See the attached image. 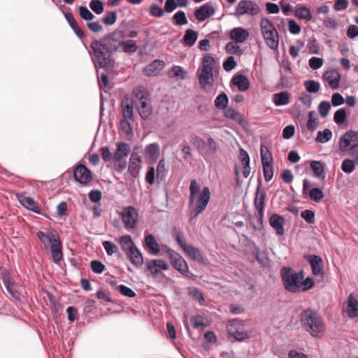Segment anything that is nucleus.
<instances>
[{"mask_svg":"<svg viewBox=\"0 0 358 358\" xmlns=\"http://www.w3.org/2000/svg\"><path fill=\"white\" fill-rule=\"evenodd\" d=\"M300 321L303 329L314 338L321 337L325 331L324 320L315 310H303L300 315Z\"/></svg>","mask_w":358,"mask_h":358,"instance_id":"f257e3e1","label":"nucleus"},{"mask_svg":"<svg viewBox=\"0 0 358 358\" xmlns=\"http://www.w3.org/2000/svg\"><path fill=\"white\" fill-rule=\"evenodd\" d=\"M90 48L93 52L92 59L96 67L105 68L110 64L113 53L102 38L93 40Z\"/></svg>","mask_w":358,"mask_h":358,"instance_id":"f03ea898","label":"nucleus"},{"mask_svg":"<svg viewBox=\"0 0 358 358\" xmlns=\"http://www.w3.org/2000/svg\"><path fill=\"white\" fill-rule=\"evenodd\" d=\"M280 277L285 289L291 293L301 290V280H303V271L295 272L292 268L283 266L280 269Z\"/></svg>","mask_w":358,"mask_h":358,"instance_id":"7ed1b4c3","label":"nucleus"},{"mask_svg":"<svg viewBox=\"0 0 358 358\" xmlns=\"http://www.w3.org/2000/svg\"><path fill=\"white\" fill-rule=\"evenodd\" d=\"M36 236L40 241L45 245L47 248V243L50 244V251L52 257V261L58 264L62 259V245L60 238L58 235L54 234L51 231L45 233L39 231L36 234Z\"/></svg>","mask_w":358,"mask_h":358,"instance_id":"20e7f679","label":"nucleus"},{"mask_svg":"<svg viewBox=\"0 0 358 358\" xmlns=\"http://www.w3.org/2000/svg\"><path fill=\"white\" fill-rule=\"evenodd\" d=\"M134 96L138 101V110L141 117L147 120L152 114V106L149 103V93L142 86L136 87L133 91Z\"/></svg>","mask_w":358,"mask_h":358,"instance_id":"39448f33","label":"nucleus"},{"mask_svg":"<svg viewBox=\"0 0 358 358\" xmlns=\"http://www.w3.org/2000/svg\"><path fill=\"white\" fill-rule=\"evenodd\" d=\"M210 199V192L208 187H203L200 193L195 196L194 208L190 212V219L196 218L206 208Z\"/></svg>","mask_w":358,"mask_h":358,"instance_id":"423d86ee","label":"nucleus"},{"mask_svg":"<svg viewBox=\"0 0 358 358\" xmlns=\"http://www.w3.org/2000/svg\"><path fill=\"white\" fill-rule=\"evenodd\" d=\"M122 217L124 228L129 231L136 227L138 222V213L132 206L124 207L119 213Z\"/></svg>","mask_w":358,"mask_h":358,"instance_id":"0eeeda50","label":"nucleus"},{"mask_svg":"<svg viewBox=\"0 0 358 358\" xmlns=\"http://www.w3.org/2000/svg\"><path fill=\"white\" fill-rule=\"evenodd\" d=\"M112 53L116 52L122 46L124 34L122 30L115 29L101 38Z\"/></svg>","mask_w":358,"mask_h":358,"instance_id":"6e6552de","label":"nucleus"},{"mask_svg":"<svg viewBox=\"0 0 358 358\" xmlns=\"http://www.w3.org/2000/svg\"><path fill=\"white\" fill-rule=\"evenodd\" d=\"M227 328L229 335L238 341L249 338L248 333L244 330L243 324L239 320L229 321Z\"/></svg>","mask_w":358,"mask_h":358,"instance_id":"1a4fd4ad","label":"nucleus"},{"mask_svg":"<svg viewBox=\"0 0 358 358\" xmlns=\"http://www.w3.org/2000/svg\"><path fill=\"white\" fill-rule=\"evenodd\" d=\"M260 12L259 5L252 1L241 0L240 1L236 8L235 13L236 17H241L244 15H256Z\"/></svg>","mask_w":358,"mask_h":358,"instance_id":"9d476101","label":"nucleus"},{"mask_svg":"<svg viewBox=\"0 0 358 358\" xmlns=\"http://www.w3.org/2000/svg\"><path fill=\"white\" fill-rule=\"evenodd\" d=\"M338 145L341 152H346L351 147L358 145V132L354 130L346 131L340 137Z\"/></svg>","mask_w":358,"mask_h":358,"instance_id":"9b49d317","label":"nucleus"},{"mask_svg":"<svg viewBox=\"0 0 358 358\" xmlns=\"http://www.w3.org/2000/svg\"><path fill=\"white\" fill-rule=\"evenodd\" d=\"M255 194L256 197L255 199V206L257 211V219L258 222L260 224H262L266 193L264 190L262 189V182L260 180H259Z\"/></svg>","mask_w":358,"mask_h":358,"instance_id":"f8f14e48","label":"nucleus"},{"mask_svg":"<svg viewBox=\"0 0 358 358\" xmlns=\"http://www.w3.org/2000/svg\"><path fill=\"white\" fill-rule=\"evenodd\" d=\"M75 180L83 185L87 184L92 179V176L90 170H89L85 165H78L73 173Z\"/></svg>","mask_w":358,"mask_h":358,"instance_id":"ddd939ff","label":"nucleus"},{"mask_svg":"<svg viewBox=\"0 0 358 358\" xmlns=\"http://www.w3.org/2000/svg\"><path fill=\"white\" fill-rule=\"evenodd\" d=\"M145 266L153 276L157 275L162 270L166 271L169 268V264L161 259H148L145 262Z\"/></svg>","mask_w":358,"mask_h":358,"instance_id":"4468645a","label":"nucleus"},{"mask_svg":"<svg viewBox=\"0 0 358 358\" xmlns=\"http://www.w3.org/2000/svg\"><path fill=\"white\" fill-rule=\"evenodd\" d=\"M215 8L209 2L206 3L194 10V15L199 22H203L215 14Z\"/></svg>","mask_w":358,"mask_h":358,"instance_id":"2eb2a0df","label":"nucleus"},{"mask_svg":"<svg viewBox=\"0 0 358 358\" xmlns=\"http://www.w3.org/2000/svg\"><path fill=\"white\" fill-rule=\"evenodd\" d=\"M322 78L328 83L329 86L334 90H337L339 87V82L341 80V75L336 70L326 71Z\"/></svg>","mask_w":358,"mask_h":358,"instance_id":"dca6fc26","label":"nucleus"},{"mask_svg":"<svg viewBox=\"0 0 358 358\" xmlns=\"http://www.w3.org/2000/svg\"><path fill=\"white\" fill-rule=\"evenodd\" d=\"M169 259L173 266L181 274H186L189 272L186 261L178 252L172 254Z\"/></svg>","mask_w":358,"mask_h":358,"instance_id":"f3484780","label":"nucleus"},{"mask_svg":"<svg viewBox=\"0 0 358 358\" xmlns=\"http://www.w3.org/2000/svg\"><path fill=\"white\" fill-rule=\"evenodd\" d=\"M345 310L349 318L358 317V300L354 297L353 294L348 296Z\"/></svg>","mask_w":358,"mask_h":358,"instance_id":"a211bd4d","label":"nucleus"},{"mask_svg":"<svg viewBox=\"0 0 358 358\" xmlns=\"http://www.w3.org/2000/svg\"><path fill=\"white\" fill-rule=\"evenodd\" d=\"M307 259L310 264L313 274L314 275H320L322 278L324 275V271L322 266V258L320 256L312 255L308 256Z\"/></svg>","mask_w":358,"mask_h":358,"instance_id":"6ab92c4d","label":"nucleus"},{"mask_svg":"<svg viewBox=\"0 0 358 358\" xmlns=\"http://www.w3.org/2000/svg\"><path fill=\"white\" fill-rule=\"evenodd\" d=\"M230 38L236 43H243L250 36L249 31L243 27H238L233 28L230 31Z\"/></svg>","mask_w":358,"mask_h":358,"instance_id":"aec40b11","label":"nucleus"},{"mask_svg":"<svg viewBox=\"0 0 358 358\" xmlns=\"http://www.w3.org/2000/svg\"><path fill=\"white\" fill-rule=\"evenodd\" d=\"M284 217L278 214H273L269 219V223L271 227H273L278 235L282 236L285 233L284 224H285Z\"/></svg>","mask_w":358,"mask_h":358,"instance_id":"412c9836","label":"nucleus"},{"mask_svg":"<svg viewBox=\"0 0 358 358\" xmlns=\"http://www.w3.org/2000/svg\"><path fill=\"white\" fill-rule=\"evenodd\" d=\"M143 246L149 249V253L152 255H157L160 252V245L155 240L152 234H146L144 238Z\"/></svg>","mask_w":358,"mask_h":358,"instance_id":"4be33fe9","label":"nucleus"},{"mask_svg":"<svg viewBox=\"0 0 358 358\" xmlns=\"http://www.w3.org/2000/svg\"><path fill=\"white\" fill-rule=\"evenodd\" d=\"M17 198L20 204L27 210L34 213H40V209L36 202L33 199L22 194H17Z\"/></svg>","mask_w":358,"mask_h":358,"instance_id":"5701e85b","label":"nucleus"},{"mask_svg":"<svg viewBox=\"0 0 358 358\" xmlns=\"http://www.w3.org/2000/svg\"><path fill=\"white\" fill-rule=\"evenodd\" d=\"M263 37L266 45L269 48L273 50L278 49L279 44V35L276 29L267 34H264Z\"/></svg>","mask_w":358,"mask_h":358,"instance_id":"b1692460","label":"nucleus"},{"mask_svg":"<svg viewBox=\"0 0 358 358\" xmlns=\"http://www.w3.org/2000/svg\"><path fill=\"white\" fill-rule=\"evenodd\" d=\"M294 15L301 20L309 22L312 20L313 15L309 8L306 6L298 4L294 10Z\"/></svg>","mask_w":358,"mask_h":358,"instance_id":"393cba45","label":"nucleus"},{"mask_svg":"<svg viewBox=\"0 0 358 358\" xmlns=\"http://www.w3.org/2000/svg\"><path fill=\"white\" fill-rule=\"evenodd\" d=\"M223 110H224V116L227 118L231 119V120L236 122L241 126H243L244 124H247V122L245 120L244 117L238 110H236L232 108H227V107L226 108V109H224Z\"/></svg>","mask_w":358,"mask_h":358,"instance_id":"a878e982","label":"nucleus"},{"mask_svg":"<svg viewBox=\"0 0 358 358\" xmlns=\"http://www.w3.org/2000/svg\"><path fill=\"white\" fill-rule=\"evenodd\" d=\"M164 62L162 60L155 59L145 68V74L147 76H155L164 68Z\"/></svg>","mask_w":358,"mask_h":358,"instance_id":"bb28decb","label":"nucleus"},{"mask_svg":"<svg viewBox=\"0 0 358 358\" xmlns=\"http://www.w3.org/2000/svg\"><path fill=\"white\" fill-rule=\"evenodd\" d=\"M130 152L129 145L126 143H119L116 151L113 154V159L120 162L128 156Z\"/></svg>","mask_w":358,"mask_h":358,"instance_id":"cd10ccee","label":"nucleus"},{"mask_svg":"<svg viewBox=\"0 0 358 358\" xmlns=\"http://www.w3.org/2000/svg\"><path fill=\"white\" fill-rule=\"evenodd\" d=\"M159 145L157 143H150L145 146V157L150 159L152 162H155L159 156Z\"/></svg>","mask_w":358,"mask_h":358,"instance_id":"c85d7f7f","label":"nucleus"},{"mask_svg":"<svg viewBox=\"0 0 358 358\" xmlns=\"http://www.w3.org/2000/svg\"><path fill=\"white\" fill-rule=\"evenodd\" d=\"M231 84L238 87L241 92L246 91L250 86L248 78L242 74L234 76L231 81Z\"/></svg>","mask_w":358,"mask_h":358,"instance_id":"c756f323","label":"nucleus"},{"mask_svg":"<svg viewBox=\"0 0 358 358\" xmlns=\"http://www.w3.org/2000/svg\"><path fill=\"white\" fill-rule=\"evenodd\" d=\"M121 113L124 117L123 119L134 120V106L131 102L129 100H123L121 103Z\"/></svg>","mask_w":358,"mask_h":358,"instance_id":"7c9ffc66","label":"nucleus"},{"mask_svg":"<svg viewBox=\"0 0 358 358\" xmlns=\"http://www.w3.org/2000/svg\"><path fill=\"white\" fill-rule=\"evenodd\" d=\"M127 255H128L131 264L136 267H140L143 264V255L137 247L131 249V250L127 253Z\"/></svg>","mask_w":358,"mask_h":358,"instance_id":"2f4dec72","label":"nucleus"},{"mask_svg":"<svg viewBox=\"0 0 358 358\" xmlns=\"http://www.w3.org/2000/svg\"><path fill=\"white\" fill-rule=\"evenodd\" d=\"M119 243L121 246V249L127 254L129 251L131 250V249L136 247L135 244L134 243L132 238L131 236L129 235H124L120 237L119 238Z\"/></svg>","mask_w":358,"mask_h":358,"instance_id":"473e14b6","label":"nucleus"},{"mask_svg":"<svg viewBox=\"0 0 358 358\" xmlns=\"http://www.w3.org/2000/svg\"><path fill=\"white\" fill-rule=\"evenodd\" d=\"M197 38L198 34L196 31L191 29H187L182 38V41L185 45L192 47L195 43Z\"/></svg>","mask_w":358,"mask_h":358,"instance_id":"72a5a7b5","label":"nucleus"},{"mask_svg":"<svg viewBox=\"0 0 358 358\" xmlns=\"http://www.w3.org/2000/svg\"><path fill=\"white\" fill-rule=\"evenodd\" d=\"M273 102L275 106H285L289 103V92L283 91L273 95Z\"/></svg>","mask_w":358,"mask_h":358,"instance_id":"f704fd0d","label":"nucleus"},{"mask_svg":"<svg viewBox=\"0 0 358 358\" xmlns=\"http://www.w3.org/2000/svg\"><path fill=\"white\" fill-rule=\"evenodd\" d=\"M198 76L201 87L204 88L209 83V80L213 76V73L211 71L207 70L206 68H201Z\"/></svg>","mask_w":358,"mask_h":358,"instance_id":"c9c22d12","label":"nucleus"},{"mask_svg":"<svg viewBox=\"0 0 358 358\" xmlns=\"http://www.w3.org/2000/svg\"><path fill=\"white\" fill-rule=\"evenodd\" d=\"M183 251L192 260H200L203 257L199 250L192 245H188Z\"/></svg>","mask_w":358,"mask_h":358,"instance_id":"e433bc0d","label":"nucleus"},{"mask_svg":"<svg viewBox=\"0 0 358 358\" xmlns=\"http://www.w3.org/2000/svg\"><path fill=\"white\" fill-rule=\"evenodd\" d=\"M310 168L313 170L315 176L317 178H325L324 173V166L320 161H312L310 162Z\"/></svg>","mask_w":358,"mask_h":358,"instance_id":"4c0bfd02","label":"nucleus"},{"mask_svg":"<svg viewBox=\"0 0 358 358\" xmlns=\"http://www.w3.org/2000/svg\"><path fill=\"white\" fill-rule=\"evenodd\" d=\"M200 186L196 180H192L189 186V206L194 202L195 196L200 193Z\"/></svg>","mask_w":358,"mask_h":358,"instance_id":"58836bf2","label":"nucleus"},{"mask_svg":"<svg viewBox=\"0 0 358 358\" xmlns=\"http://www.w3.org/2000/svg\"><path fill=\"white\" fill-rule=\"evenodd\" d=\"M358 166V162L350 159H345L341 164L342 171L348 174L352 173Z\"/></svg>","mask_w":358,"mask_h":358,"instance_id":"ea45409f","label":"nucleus"},{"mask_svg":"<svg viewBox=\"0 0 358 358\" xmlns=\"http://www.w3.org/2000/svg\"><path fill=\"white\" fill-rule=\"evenodd\" d=\"M131 120L122 119L120 121V128L123 134L128 138H131L134 135L131 125L129 122Z\"/></svg>","mask_w":358,"mask_h":358,"instance_id":"a19ab883","label":"nucleus"},{"mask_svg":"<svg viewBox=\"0 0 358 358\" xmlns=\"http://www.w3.org/2000/svg\"><path fill=\"white\" fill-rule=\"evenodd\" d=\"M229 103V98L225 93L219 94L215 100V106L220 110L226 109Z\"/></svg>","mask_w":358,"mask_h":358,"instance_id":"79ce46f5","label":"nucleus"},{"mask_svg":"<svg viewBox=\"0 0 358 358\" xmlns=\"http://www.w3.org/2000/svg\"><path fill=\"white\" fill-rule=\"evenodd\" d=\"M173 23L176 26H182L188 23L185 13L182 10L177 11L173 16Z\"/></svg>","mask_w":358,"mask_h":358,"instance_id":"37998d69","label":"nucleus"},{"mask_svg":"<svg viewBox=\"0 0 358 358\" xmlns=\"http://www.w3.org/2000/svg\"><path fill=\"white\" fill-rule=\"evenodd\" d=\"M157 180L162 181L165 179L167 174L166 162L164 159L159 160L157 166Z\"/></svg>","mask_w":358,"mask_h":358,"instance_id":"c03bdc74","label":"nucleus"},{"mask_svg":"<svg viewBox=\"0 0 358 358\" xmlns=\"http://www.w3.org/2000/svg\"><path fill=\"white\" fill-rule=\"evenodd\" d=\"M332 137V132L329 129H325L323 131L317 132L315 141L318 143H325L331 140Z\"/></svg>","mask_w":358,"mask_h":358,"instance_id":"a18cd8bd","label":"nucleus"},{"mask_svg":"<svg viewBox=\"0 0 358 358\" xmlns=\"http://www.w3.org/2000/svg\"><path fill=\"white\" fill-rule=\"evenodd\" d=\"M173 236L175 238L178 244L180 246V248L182 250L187 248L188 245L186 243L183 236V234L179 228L176 227L173 228Z\"/></svg>","mask_w":358,"mask_h":358,"instance_id":"49530a36","label":"nucleus"},{"mask_svg":"<svg viewBox=\"0 0 358 358\" xmlns=\"http://www.w3.org/2000/svg\"><path fill=\"white\" fill-rule=\"evenodd\" d=\"M260 28L262 35L276 29L273 24L266 17H264L261 20Z\"/></svg>","mask_w":358,"mask_h":358,"instance_id":"de8ad7c7","label":"nucleus"},{"mask_svg":"<svg viewBox=\"0 0 358 358\" xmlns=\"http://www.w3.org/2000/svg\"><path fill=\"white\" fill-rule=\"evenodd\" d=\"M121 47H122L123 51L125 53H130V54L134 53L138 49L136 43L134 40H127L125 41L124 40H122V44Z\"/></svg>","mask_w":358,"mask_h":358,"instance_id":"09e8293b","label":"nucleus"},{"mask_svg":"<svg viewBox=\"0 0 358 358\" xmlns=\"http://www.w3.org/2000/svg\"><path fill=\"white\" fill-rule=\"evenodd\" d=\"M306 90L309 93H316L320 89V84L319 82L314 80H308L304 82Z\"/></svg>","mask_w":358,"mask_h":358,"instance_id":"8fccbe9b","label":"nucleus"},{"mask_svg":"<svg viewBox=\"0 0 358 358\" xmlns=\"http://www.w3.org/2000/svg\"><path fill=\"white\" fill-rule=\"evenodd\" d=\"M189 141L193 144L199 151L203 150L206 147V142L199 136L195 134L191 135L189 137Z\"/></svg>","mask_w":358,"mask_h":358,"instance_id":"3c124183","label":"nucleus"},{"mask_svg":"<svg viewBox=\"0 0 358 358\" xmlns=\"http://www.w3.org/2000/svg\"><path fill=\"white\" fill-rule=\"evenodd\" d=\"M260 155L262 164L272 163L273 158L271 153L267 147L262 145Z\"/></svg>","mask_w":358,"mask_h":358,"instance_id":"603ef678","label":"nucleus"},{"mask_svg":"<svg viewBox=\"0 0 358 358\" xmlns=\"http://www.w3.org/2000/svg\"><path fill=\"white\" fill-rule=\"evenodd\" d=\"M317 126V120L316 117L315 113L314 111H310L308 113V120L306 124V127L308 130L313 131L315 130Z\"/></svg>","mask_w":358,"mask_h":358,"instance_id":"864d4df0","label":"nucleus"},{"mask_svg":"<svg viewBox=\"0 0 358 358\" xmlns=\"http://www.w3.org/2000/svg\"><path fill=\"white\" fill-rule=\"evenodd\" d=\"M309 197L312 201L320 202L324 197V193L322 189L317 187H314L309 191Z\"/></svg>","mask_w":358,"mask_h":358,"instance_id":"5fc2aeb1","label":"nucleus"},{"mask_svg":"<svg viewBox=\"0 0 358 358\" xmlns=\"http://www.w3.org/2000/svg\"><path fill=\"white\" fill-rule=\"evenodd\" d=\"M102 245L108 255L111 256L118 251L117 246L112 241H105Z\"/></svg>","mask_w":358,"mask_h":358,"instance_id":"6e6d98bb","label":"nucleus"},{"mask_svg":"<svg viewBox=\"0 0 358 358\" xmlns=\"http://www.w3.org/2000/svg\"><path fill=\"white\" fill-rule=\"evenodd\" d=\"M189 294L192 296L196 301H197L199 304L202 305L205 302L204 297L202 293L199 290V289L196 287H192L189 289Z\"/></svg>","mask_w":358,"mask_h":358,"instance_id":"4d7b16f0","label":"nucleus"},{"mask_svg":"<svg viewBox=\"0 0 358 358\" xmlns=\"http://www.w3.org/2000/svg\"><path fill=\"white\" fill-rule=\"evenodd\" d=\"M117 20V14L115 11L107 12L102 19V22L106 25L111 26L114 24Z\"/></svg>","mask_w":358,"mask_h":358,"instance_id":"13d9d810","label":"nucleus"},{"mask_svg":"<svg viewBox=\"0 0 358 358\" xmlns=\"http://www.w3.org/2000/svg\"><path fill=\"white\" fill-rule=\"evenodd\" d=\"M78 11L80 17L85 20H92L94 18L93 13L85 6H80Z\"/></svg>","mask_w":358,"mask_h":358,"instance_id":"bf43d9fd","label":"nucleus"},{"mask_svg":"<svg viewBox=\"0 0 358 358\" xmlns=\"http://www.w3.org/2000/svg\"><path fill=\"white\" fill-rule=\"evenodd\" d=\"M215 64V61L212 56L206 55L203 57L202 68H206L207 70L213 71V68Z\"/></svg>","mask_w":358,"mask_h":358,"instance_id":"052dcab7","label":"nucleus"},{"mask_svg":"<svg viewBox=\"0 0 358 358\" xmlns=\"http://www.w3.org/2000/svg\"><path fill=\"white\" fill-rule=\"evenodd\" d=\"M149 13L152 16L161 17L164 14V10L161 8L157 4L152 3L149 7Z\"/></svg>","mask_w":358,"mask_h":358,"instance_id":"680f3d73","label":"nucleus"},{"mask_svg":"<svg viewBox=\"0 0 358 358\" xmlns=\"http://www.w3.org/2000/svg\"><path fill=\"white\" fill-rule=\"evenodd\" d=\"M346 120V112L343 108L336 110L334 113V120L337 124H341Z\"/></svg>","mask_w":358,"mask_h":358,"instance_id":"e2e57ef3","label":"nucleus"},{"mask_svg":"<svg viewBox=\"0 0 358 358\" xmlns=\"http://www.w3.org/2000/svg\"><path fill=\"white\" fill-rule=\"evenodd\" d=\"M315 212L312 210H305L301 213V217L310 224L315 223Z\"/></svg>","mask_w":358,"mask_h":358,"instance_id":"0e129e2a","label":"nucleus"},{"mask_svg":"<svg viewBox=\"0 0 358 358\" xmlns=\"http://www.w3.org/2000/svg\"><path fill=\"white\" fill-rule=\"evenodd\" d=\"M263 173L266 181H270L273 176V170L271 163L262 164Z\"/></svg>","mask_w":358,"mask_h":358,"instance_id":"69168bd1","label":"nucleus"},{"mask_svg":"<svg viewBox=\"0 0 358 358\" xmlns=\"http://www.w3.org/2000/svg\"><path fill=\"white\" fill-rule=\"evenodd\" d=\"M90 7L96 14L99 15L103 12V3L99 0H92Z\"/></svg>","mask_w":358,"mask_h":358,"instance_id":"338daca9","label":"nucleus"},{"mask_svg":"<svg viewBox=\"0 0 358 358\" xmlns=\"http://www.w3.org/2000/svg\"><path fill=\"white\" fill-rule=\"evenodd\" d=\"M331 108V104L327 101H322L318 106V111L322 117H325Z\"/></svg>","mask_w":358,"mask_h":358,"instance_id":"774afa93","label":"nucleus"}]
</instances>
